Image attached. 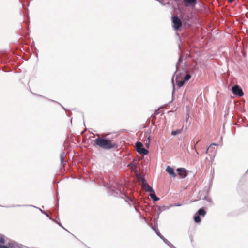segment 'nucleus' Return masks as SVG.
Instances as JSON below:
<instances>
[{"instance_id":"1","label":"nucleus","mask_w":248,"mask_h":248,"mask_svg":"<svg viewBox=\"0 0 248 248\" xmlns=\"http://www.w3.org/2000/svg\"><path fill=\"white\" fill-rule=\"evenodd\" d=\"M94 144L106 150L117 147V144L108 138L98 137L94 140Z\"/></svg>"},{"instance_id":"2","label":"nucleus","mask_w":248,"mask_h":248,"mask_svg":"<svg viewBox=\"0 0 248 248\" xmlns=\"http://www.w3.org/2000/svg\"><path fill=\"white\" fill-rule=\"evenodd\" d=\"M172 22L173 23V27L175 30H178L182 25V22L179 17L177 16L172 17Z\"/></svg>"},{"instance_id":"3","label":"nucleus","mask_w":248,"mask_h":248,"mask_svg":"<svg viewBox=\"0 0 248 248\" xmlns=\"http://www.w3.org/2000/svg\"><path fill=\"white\" fill-rule=\"evenodd\" d=\"M5 237L0 234V248H12L14 247V244L12 243L5 244Z\"/></svg>"},{"instance_id":"4","label":"nucleus","mask_w":248,"mask_h":248,"mask_svg":"<svg viewBox=\"0 0 248 248\" xmlns=\"http://www.w3.org/2000/svg\"><path fill=\"white\" fill-rule=\"evenodd\" d=\"M143 144L140 142H138L136 144V148L137 151L143 155H147L148 153V151L145 148H143Z\"/></svg>"},{"instance_id":"5","label":"nucleus","mask_w":248,"mask_h":248,"mask_svg":"<svg viewBox=\"0 0 248 248\" xmlns=\"http://www.w3.org/2000/svg\"><path fill=\"white\" fill-rule=\"evenodd\" d=\"M232 92L236 95L242 96L243 95V92L241 88L237 85H234L232 88Z\"/></svg>"},{"instance_id":"6","label":"nucleus","mask_w":248,"mask_h":248,"mask_svg":"<svg viewBox=\"0 0 248 248\" xmlns=\"http://www.w3.org/2000/svg\"><path fill=\"white\" fill-rule=\"evenodd\" d=\"M142 188L147 192H151L154 193L153 189L149 185L146 181L144 179H141Z\"/></svg>"},{"instance_id":"7","label":"nucleus","mask_w":248,"mask_h":248,"mask_svg":"<svg viewBox=\"0 0 248 248\" xmlns=\"http://www.w3.org/2000/svg\"><path fill=\"white\" fill-rule=\"evenodd\" d=\"M177 171L178 172V175H180V177L182 178H185L187 175V172L184 168H178L177 170Z\"/></svg>"},{"instance_id":"8","label":"nucleus","mask_w":248,"mask_h":248,"mask_svg":"<svg viewBox=\"0 0 248 248\" xmlns=\"http://www.w3.org/2000/svg\"><path fill=\"white\" fill-rule=\"evenodd\" d=\"M197 0H184L185 5L186 6L194 7L197 3Z\"/></svg>"},{"instance_id":"9","label":"nucleus","mask_w":248,"mask_h":248,"mask_svg":"<svg viewBox=\"0 0 248 248\" xmlns=\"http://www.w3.org/2000/svg\"><path fill=\"white\" fill-rule=\"evenodd\" d=\"M166 171L172 177L175 178L176 176V173L174 171V170L171 167L168 166L166 168Z\"/></svg>"},{"instance_id":"10","label":"nucleus","mask_w":248,"mask_h":248,"mask_svg":"<svg viewBox=\"0 0 248 248\" xmlns=\"http://www.w3.org/2000/svg\"><path fill=\"white\" fill-rule=\"evenodd\" d=\"M139 162V161L137 159H134L133 160V161L131 162L130 164H129L128 166H130V168L132 170H134L136 169L137 167V165H138Z\"/></svg>"},{"instance_id":"11","label":"nucleus","mask_w":248,"mask_h":248,"mask_svg":"<svg viewBox=\"0 0 248 248\" xmlns=\"http://www.w3.org/2000/svg\"><path fill=\"white\" fill-rule=\"evenodd\" d=\"M198 213L199 215L204 216L206 212L203 209L201 208L198 211Z\"/></svg>"},{"instance_id":"12","label":"nucleus","mask_w":248,"mask_h":248,"mask_svg":"<svg viewBox=\"0 0 248 248\" xmlns=\"http://www.w3.org/2000/svg\"><path fill=\"white\" fill-rule=\"evenodd\" d=\"M150 196L151 197V198H152L155 201H158L159 200V199L157 197L155 193H153V192H152V193H150Z\"/></svg>"},{"instance_id":"13","label":"nucleus","mask_w":248,"mask_h":248,"mask_svg":"<svg viewBox=\"0 0 248 248\" xmlns=\"http://www.w3.org/2000/svg\"><path fill=\"white\" fill-rule=\"evenodd\" d=\"M182 129H183V128L181 129H177L176 130L172 131L171 132V135H173V136H175L177 134L181 133L182 131Z\"/></svg>"},{"instance_id":"14","label":"nucleus","mask_w":248,"mask_h":248,"mask_svg":"<svg viewBox=\"0 0 248 248\" xmlns=\"http://www.w3.org/2000/svg\"><path fill=\"white\" fill-rule=\"evenodd\" d=\"M217 146V144H216V143H212V144L210 145L209 147H208V148H207V149L206 150V153L207 154V153H208V150H209V149H213V150H214L215 149V148H214L213 146Z\"/></svg>"},{"instance_id":"15","label":"nucleus","mask_w":248,"mask_h":248,"mask_svg":"<svg viewBox=\"0 0 248 248\" xmlns=\"http://www.w3.org/2000/svg\"><path fill=\"white\" fill-rule=\"evenodd\" d=\"M194 221L196 223H199L201 221V218L199 216H195L194 217Z\"/></svg>"},{"instance_id":"16","label":"nucleus","mask_w":248,"mask_h":248,"mask_svg":"<svg viewBox=\"0 0 248 248\" xmlns=\"http://www.w3.org/2000/svg\"><path fill=\"white\" fill-rule=\"evenodd\" d=\"M191 78V76L189 74H186L184 77V81H186L188 80Z\"/></svg>"},{"instance_id":"17","label":"nucleus","mask_w":248,"mask_h":248,"mask_svg":"<svg viewBox=\"0 0 248 248\" xmlns=\"http://www.w3.org/2000/svg\"><path fill=\"white\" fill-rule=\"evenodd\" d=\"M185 82V81L184 80L178 82V83H177L178 86L179 87H182L184 85Z\"/></svg>"},{"instance_id":"18","label":"nucleus","mask_w":248,"mask_h":248,"mask_svg":"<svg viewBox=\"0 0 248 248\" xmlns=\"http://www.w3.org/2000/svg\"><path fill=\"white\" fill-rule=\"evenodd\" d=\"M64 159V155L63 153V154H62L60 155V160H61V162L62 163L63 162Z\"/></svg>"},{"instance_id":"19","label":"nucleus","mask_w":248,"mask_h":248,"mask_svg":"<svg viewBox=\"0 0 248 248\" xmlns=\"http://www.w3.org/2000/svg\"><path fill=\"white\" fill-rule=\"evenodd\" d=\"M156 234H157V235L158 236H159L161 238H163V237L161 236V234H160V232L159 231H156Z\"/></svg>"},{"instance_id":"20","label":"nucleus","mask_w":248,"mask_h":248,"mask_svg":"<svg viewBox=\"0 0 248 248\" xmlns=\"http://www.w3.org/2000/svg\"><path fill=\"white\" fill-rule=\"evenodd\" d=\"M189 117V114H187V115H186V122H187L188 121V120Z\"/></svg>"},{"instance_id":"21","label":"nucleus","mask_w":248,"mask_h":248,"mask_svg":"<svg viewBox=\"0 0 248 248\" xmlns=\"http://www.w3.org/2000/svg\"><path fill=\"white\" fill-rule=\"evenodd\" d=\"M229 2L232 3L235 0H227Z\"/></svg>"},{"instance_id":"22","label":"nucleus","mask_w":248,"mask_h":248,"mask_svg":"<svg viewBox=\"0 0 248 248\" xmlns=\"http://www.w3.org/2000/svg\"><path fill=\"white\" fill-rule=\"evenodd\" d=\"M148 143H149V142H150V137H149L148 138Z\"/></svg>"}]
</instances>
